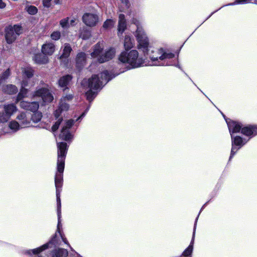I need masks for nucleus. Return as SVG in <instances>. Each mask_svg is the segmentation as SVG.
<instances>
[{
	"instance_id": "1",
	"label": "nucleus",
	"mask_w": 257,
	"mask_h": 257,
	"mask_svg": "<svg viewBox=\"0 0 257 257\" xmlns=\"http://www.w3.org/2000/svg\"><path fill=\"white\" fill-rule=\"evenodd\" d=\"M57 172L55 177V185L56 189V197L57 202V214H58V229H59L61 217V200L60 190L63 183V173L65 166V160L67 152V145L66 143L62 142L57 144Z\"/></svg>"
},
{
	"instance_id": "2",
	"label": "nucleus",
	"mask_w": 257,
	"mask_h": 257,
	"mask_svg": "<svg viewBox=\"0 0 257 257\" xmlns=\"http://www.w3.org/2000/svg\"><path fill=\"white\" fill-rule=\"evenodd\" d=\"M124 71L120 72H123ZM119 73L115 74H109L107 70H105L98 74H93L89 79H84L81 85L88 89H93L96 91L100 90L113 77L118 75Z\"/></svg>"
},
{
	"instance_id": "3",
	"label": "nucleus",
	"mask_w": 257,
	"mask_h": 257,
	"mask_svg": "<svg viewBox=\"0 0 257 257\" xmlns=\"http://www.w3.org/2000/svg\"><path fill=\"white\" fill-rule=\"evenodd\" d=\"M55 51V45L52 42H46L42 46V54H37L34 57L37 63L47 64L49 62L48 56H51Z\"/></svg>"
},
{
	"instance_id": "4",
	"label": "nucleus",
	"mask_w": 257,
	"mask_h": 257,
	"mask_svg": "<svg viewBox=\"0 0 257 257\" xmlns=\"http://www.w3.org/2000/svg\"><path fill=\"white\" fill-rule=\"evenodd\" d=\"M135 36L138 43V49H142L144 52L148 53L149 46V39L142 27H138Z\"/></svg>"
},
{
	"instance_id": "5",
	"label": "nucleus",
	"mask_w": 257,
	"mask_h": 257,
	"mask_svg": "<svg viewBox=\"0 0 257 257\" xmlns=\"http://www.w3.org/2000/svg\"><path fill=\"white\" fill-rule=\"evenodd\" d=\"M22 27L18 25L9 26L5 29V39L8 44H12L22 33Z\"/></svg>"
},
{
	"instance_id": "6",
	"label": "nucleus",
	"mask_w": 257,
	"mask_h": 257,
	"mask_svg": "<svg viewBox=\"0 0 257 257\" xmlns=\"http://www.w3.org/2000/svg\"><path fill=\"white\" fill-rule=\"evenodd\" d=\"M138 52L137 50H132L129 53L122 52L119 56V60L123 63L134 64L138 57Z\"/></svg>"
},
{
	"instance_id": "7",
	"label": "nucleus",
	"mask_w": 257,
	"mask_h": 257,
	"mask_svg": "<svg viewBox=\"0 0 257 257\" xmlns=\"http://www.w3.org/2000/svg\"><path fill=\"white\" fill-rule=\"evenodd\" d=\"M39 97L44 102H51L53 100V96L49 92V90L46 88H41L36 91L33 97Z\"/></svg>"
},
{
	"instance_id": "8",
	"label": "nucleus",
	"mask_w": 257,
	"mask_h": 257,
	"mask_svg": "<svg viewBox=\"0 0 257 257\" xmlns=\"http://www.w3.org/2000/svg\"><path fill=\"white\" fill-rule=\"evenodd\" d=\"M82 21L86 26L92 27L95 26L98 23L99 18L96 14L86 13L83 15Z\"/></svg>"
},
{
	"instance_id": "9",
	"label": "nucleus",
	"mask_w": 257,
	"mask_h": 257,
	"mask_svg": "<svg viewBox=\"0 0 257 257\" xmlns=\"http://www.w3.org/2000/svg\"><path fill=\"white\" fill-rule=\"evenodd\" d=\"M104 49L103 43L98 42L93 47V51L90 54L92 58L95 59L99 63H100V59L102 58L103 53L102 51Z\"/></svg>"
},
{
	"instance_id": "10",
	"label": "nucleus",
	"mask_w": 257,
	"mask_h": 257,
	"mask_svg": "<svg viewBox=\"0 0 257 257\" xmlns=\"http://www.w3.org/2000/svg\"><path fill=\"white\" fill-rule=\"evenodd\" d=\"M6 114L0 115V122H5L8 120L10 117L17 110V107L14 104H8L4 107Z\"/></svg>"
},
{
	"instance_id": "11",
	"label": "nucleus",
	"mask_w": 257,
	"mask_h": 257,
	"mask_svg": "<svg viewBox=\"0 0 257 257\" xmlns=\"http://www.w3.org/2000/svg\"><path fill=\"white\" fill-rule=\"evenodd\" d=\"M159 56L157 57H152L151 59L153 61L158 60V59L163 60L167 59H170L174 56V54L166 50L163 48H160L158 51Z\"/></svg>"
},
{
	"instance_id": "12",
	"label": "nucleus",
	"mask_w": 257,
	"mask_h": 257,
	"mask_svg": "<svg viewBox=\"0 0 257 257\" xmlns=\"http://www.w3.org/2000/svg\"><path fill=\"white\" fill-rule=\"evenodd\" d=\"M20 106L23 109L35 112L39 108V104L37 102H29L22 101L20 102Z\"/></svg>"
},
{
	"instance_id": "13",
	"label": "nucleus",
	"mask_w": 257,
	"mask_h": 257,
	"mask_svg": "<svg viewBox=\"0 0 257 257\" xmlns=\"http://www.w3.org/2000/svg\"><path fill=\"white\" fill-rule=\"evenodd\" d=\"M116 53L115 49L113 47H110L106 50L102 58L100 59V63L106 62L112 59L115 56Z\"/></svg>"
},
{
	"instance_id": "14",
	"label": "nucleus",
	"mask_w": 257,
	"mask_h": 257,
	"mask_svg": "<svg viewBox=\"0 0 257 257\" xmlns=\"http://www.w3.org/2000/svg\"><path fill=\"white\" fill-rule=\"evenodd\" d=\"M72 48L70 45L67 43L64 44L62 48V53H60L58 59L62 61H65L69 57Z\"/></svg>"
},
{
	"instance_id": "15",
	"label": "nucleus",
	"mask_w": 257,
	"mask_h": 257,
	"mask_svg": "<svg viewBox=\"0 0 257 257\" xmlns=\"http://www.w3.org/2000/svg\"><path fill=\"white\" fill-rule=\"evenodd\" d=\"M17 119L21 125V128L26 127L30 124V118L26 113H21L19 114Z\"/></svg>"
},
{
	"instance_id": "16",
	"label": "nucleus",
	"mask_w": 257,
	"mask_h": 257,
	"mask_svg": "<svg viewBox=\"0 0 257 257\" xmlns=\"http://www.w3.org/2000/svg\"><path fill=\"white\" fill-rule=\"evenodd\" d=\"M126 28V23L123 14H120L118 17L117 26L118 35H122Z\"/></svg>"
},
{
	"instance_id": "17",
	"label": "nucleus",
	"mask_w": 257,
	"mask_h": 257,
	"mask_svg": "<svg viewBox=\"0 0 257 257\" xmlns=\"http://www.w3.org/2000/svg\"><path fill=\"white\" fill-rule=\"evenodd\" d=\"M227 124L229 132L231 136L232 133L239 132L241 128V125L235 121H229L227 122Z\"/></svg>"
},
{
	"instance_id": "18",
	"label": "nucleus",
	"mask_w": 257,
	"mask_h": 257,
	"mask_svg": "<svg viewBox=\"0 0 257 257\" xmlns=\"http://www.w3.org/2000/svg\"><path fill=\"white\" fill-rule=\"evenodd\" d=\"M27 81H26L25 80H23L22 81L21 83L22 88L19 93L18 95L17 98V102L26 96L27 94L28 93V90L25 88V87L27 86Z\"/></svg>"
},
{
	"instance_id": "19",
	"label": "nucleus",
	"mask_w": 257,
	"mask_h": 257,
	"mask_svg": "<svg viewBox=\"0 0 257 257\" xmlns=\"http://www.w3.org/2000/svg\"><path fill=\"white\" fill-rule=\"evenodd\" d=\"M68 255L67 250L62 248L55 249L52 252V257H67Z\"/></svg>"
},
{
	"instance_id": "20",
	"label": "nucleus",
	"mask_w": 257,
	"mask_h": 257,
	"mask_svg": "<svg viewBox=\"0 0 257 257\" xmlns=\"http://www.w3.org/2000/svg\"><path fill=\"white\" fill-rule=\"evenodd\" d=\"M69 107V105L66 103V102L64 101L62 102L61 100H60L59 106L58 109L56 110L55 111V115L56 117H58L60 116V113L62 111H67L68 110Z\"/></svg>"
},
{
	"instance_id": "21",
	"label": "nucleus",
	"mask_w": 257,
	"mask_h": 257,
	"mask_svg": "<svg viewBox=\"0 0 257 257\" xmlns=\"http://www.w3.org/2000/svg\"><path fill=\"white\" fill-rule=\"evenodd\" d=\"M256 130H257V128L253 126L244 127L242 128L241 133L244 135L250 136L253 133L256 134L257 131Z\"/></svg>"
},
{
	"instance_id": "22",
	"label": "nucleus",
	"mask_w": 257,
	"mask_h": 257,
	"mask_svg": "<svg viewBox=\"0 0 257 257\" xmlns=\"http://www.w3.org/2000/svg\"><path fill=\"white\" fill-rule=\"evenodd\" d=\"M71 76L67 75L62 77L59 80V85L60 87L66 86L71 80Z\"/></svg>"
},
{
	"instance_id": "23",
	"label": "nucleus",
	"mask_w": 257,
	"mask_h": 257,
	"mask_svg": "<svg viewBox=\"0 0 257 257\" xmlns=\"http://www.w3.org/2000/svg\"><path fill=\"white\" fill-rule=\"evenodd\" d=\"M3 91L8 94H14L17 92L18 89L17 87L13 85H7L3 88Z\"/></svg>"
},
{
	"instance_id": "24",
	"label": "nucleus",
	"mask_w": 257,
	"mask_h": 257,
	"mask_svg": "<svg viewBox=\"0 0 257 257\" xmlns=\"http://www.w3.org/2000/svg\"><path fill=\"white\" fill-rule=\"evenodd\" d=\"M134 46V43L130 36H126L124 40V47L125 50L131 49Z\"/></svg>"
},
{
	"instance_id": "25",
	"label": "nucleus",
	"mask_w": 257,
	"mask_h": 257,
	"mask_svg": "<svg viewBox=\"0 0 257 257\" xmlns=\"http://www.w3.org/2000/svg\"><path fill=\"white\" fill-rule=\"evenodd\" d=\"M194 234H195V231H194L193 234V237L192 241L191 242L190 244L189 245V246L184 251L183 253V255L184 256H188L189 255H190L192 252L193 250V244L194 241Z\"/></svg>"
},
{
	"instance_id": "26",
	"label": "nucleus",
	"mask_w": 257,
	"mask_h": 257,
	"mask_svg": "<svg viewBox=\"0 0 257 257\" xmlns=\"http://www.w3.org/2000/svg\"><path fill=\"white\" fill-rule=\"evenodd\" d=\"M60 137L65 141H68L71 139V135L68 132V130H66L65 128H63L61 134H60Z\"/></svg>"
},
{
	"instance_id": "27",
	"label": "nucleus",
	"mask_w": 257,
	"mask_h": 257,
	"mask_svg": "<svg viewBox=\"0 0 257 257\" xmlns=\"http://www.w3.org/2000/svg\"><path fill=\"white\" fill-rule=\"evenodd\" d=\"M93 89H89V90L86 92L85 95L86 98L90 102L92 101L97 94V92Z\"/></svg>"
},
{
	"instance_id": "28",
	"label": "nucleus",
	"mask_w": 257,
	"mask_h": 257,
	"mask_svg": "<svg viewBox=\"0 0 257 257\" xmlns=\"http://www.w3.org/2000/svg\"><path fill=\"white\" fill-rule=\"evenodd\" d=\"M86 59L85 53L83 52L79 53L76 56V61L78 64L85 63Z\"/></svg>"
},
{
	"instance_id": "29",
	"label": "nucleus",
	"mask_w": 257,
	"mask_h": 257,
	"mask_svg": "<svg viewBox=\"0 0 257 257\" xmlns=\"http://www.w3.org/2000/svg\"><path fill=\"white\" fill-rule=\"evenodd\" d=\"M115 22L111 19H107L106 20L103 25V28L105 29H111L113 27Z\"/></svg>"
},
{
	"instance_id": "30",
	"label": "nucleus",
	"mask_w": 257,
	"mask_h": 257,
	"mask_svg": "<svg viewBox=\"0 0 257 257\" xmlns=\"http://www.w3.org/2000/svg\"><path fill=\"white\" fill-rule=\"evenodd\" d=\"M69 19V18L67 17L60 21V25L63 29H67L70 27Z\"/></svg>"
},
{
	"instance_id": "31",
	"label": "nucleus",
	"mask_w": 257,
	"mask_h": 257,
	"mask_svg": "<svg viewBox=\"0 0 257 257\" xmlns=\"http://www.w3.org/2000/svg\"><path fill=\"white\" fill-rule=\"evenodd\" d=\"M9 127L11 130L15 131H16L21 128L20 123L16 121H11L9 124Z\"/></svg>"
},
{
	"instance_id": "32",
	"label": "nucleus",
	"mask_w": 257,
	"mask_h": 257,
	"mask_svg": "<svg viewBox=\"0 0 257 257\" xmlns=\"http://www.w3.org/2000/svg\"><path fill=\"white\" fill-rule=\"evenodd\" d=\"M231 139H232V145L239 146V145H241L242 143V138L239 136H236L234 138H233L231 136Z\"/></svg>"
},
{
	"instance_id": "33",
	"label": "nucleus",
	"mask_w": 257,
	"mask_h": 257,
	"mask_svg": "<svg viewBox=\"0 0 257 257\" xmlns=\"http://www.w3.org/2000/svg\"><path fill=\"white\" fill-rule=\"evenodd\" d=\"M42 117V114L41 112H37L33 114L31 117V119L33 121L37 122L40 121Z\"/></svg>"
},
{
	"instance_id": "34",
	"label": "nucleus",
	"mask_w": 257,
	"mask_h": 257,
	"mask_svg": "<svg viewBox=\"0 0 257 257\" xmlns=\"http://www.w3.org/2000/svg\"><path fill=\"white\" fill-rule=\"evenodd\" d=\"M91 36L90 32L87 30H83L80 33V37L83 39L86 40L90 38Z\"/></svg>"
},
{
	"instance_id": "35",
	"label": "nucleus",
	"mask_w": 257,
	"mask_h": 257,
	"mask_svg": "<svg viewBox=\"0 0 257 257\" xmlns=\"http://www.w3.org/2000/svg\"><path fill=\"white\" fill-rule=\"evenodd\" d=\"M26 10L30 15H35L37 13L38 11L37 8L33 6H29L27 7Z\"/></svg>"
},
{
	"instance_id": "36",
	"label": "nucleus",
	"mask_w": 257,
	"mask_h": 257,
	"mask_svg": "<svg viewBox=\"0 0 257 257\" xmlns=\"http://www.w3.org/2000/svg\"><path fill=\"white\" fill-rule=\"evenodd\" d=\"M48 247V244H45L42 246L34 249L32 251L34 254H38L40 252H42V251L44 250L45 249H47Z\"/></svg>"
},
{
	"instance_id": "37",
	"label": "nucleus",
	"mask_w": 257,
	"mask_h": 257,
	"mask_svg": "<svg viewBox=\"0 0 257 257\" xmlns=\"http://www.w3.org/2000/svg\"><path fill=\"white\" fill-rule=\"evenodd\" d=\"M24 75L27 77L30 78L33 75V71L30 68H27L23 71Z\"/></svg>"
},
{
	"instance_id": "38",
	"label": "nucleus",
	"mask_w": 257,
	"mask_h": 257,
	"mask_svg": "<svg viewBox=\"0 0 257 257\" xmlns=\"http://www.w3.org/2000/svg\"><path fill=\"white\" fill-rule=\"evenodd\" d=\"M61 33L59 31H54L51 35V38L53 40H58L60 39Z\"/></svg>"
},
{
	"instance_id": "39",
	"label": "nucleus",
	"mask_w": 257,
	"mask_h": 257,
	"mask_svg": "<svg viewBox=\"0 0 257 257\" xmlns=\"http://www.w3.org/2000/svg\"><path fill=\"white\" fill-rule=\"evenodd\" d=\"M9 75H10L9 69H8L0 76V83H2L4 80H5L8 77V76Z\"/></svg>"
},
{
	"instance_id": "40",
	"label": "nucleus",
	"mask_w": 257,
	"mask_h": 257,
	"mask_svg": "<svg viewBox=\"0 0 257 257\" xmlns=\"http://www.w3.org/2000/svg\"><path fill=\"white\" fill-rule=\"evenodd\" d=\"M73 98V95L72 94H66L65 95H64L61 98V100L62 101V102L67 101H70Z\"/></svg>"
},
{
	"instance_id": "41",
	"label": "nucleus",
	"mask_w": 257,
	"mask_h": 257,
	"mask_svg": "<svg viewBox=\"0 0 257 257\" xmlns=\"http://www.w3.org/2000/svg\"><path fill=\"white\" fill-rule=\"evenodd\" d=\"M121 2V7H123L121 11H124L125 9H128L130 6V4L128 2V0H120Z\"/></svg>"
},
{
	"instance_id": "42",
	"label": "nucleus",
	"mask_w": 257,
	"mask_h": 257,
	"mask_svg": "<svg viewBox=\"0 0 257 257\" xmlns=\"http://www.w3.org/2000/svg\"><path fill=\"white\" fill-rule=\"evenodd\" d=\"M62 121V119H59L52 126V130L53 132H55L59 127L61 122Z\"/></svg>"
},
{
	"instance_id": "43",
	"label": "nucleus",
	"mask_w": 257,
	"mask_h": 257,
	"mask_svg": "<svg viewBox=\"0 0 257 257\" xmlns=\"http://www.w3.org/2000/svg\"><path fill=\"white\" fill-rule=\"evenodd\" d=\"M74 121L73 120L70 119L66 121L65 125L63 128H65L66 130H68L70 128L72 125L73 124Z\"/></svg>"
},
{
	"instance_id": "44",
	"label": "nucleus",
	"mask_w": 257,
	"mask_h": 257,
	"mask_svg": "<svg viewBox=\"0 0 257 257\" xmlns=\"http://www.w3.org/2000/svg\"><path fill=\"white\" fill-rule=\"evenodd\" d=\"M248 2V0H236L234 3L229 4L228 5H234L238 4H242Z\"/></svg>"
},
{
	"instance_id": "45",
	"label": "nucleus",
	"mask_w": 257,
	"mask_h": 257,
	"mask_svg": "<svg viewBox=\"0 0 257 257\" xmlns=\"http://www.w3.org/2000/svg\"><path fill=\"white\" fill-rule=\"evenodd\" d=\"M234 145H232V148H231V154H230V158H229V160L233 157V156H234V155L236 153V152L237 151L238 149H236L234 146Z\"/></svg>"
},
{
	"instance_id": "46",
	"label": "nucleus",
	"mask_w": 257,
	"mask_h": 257,
	"mask_svg": "<svg viewBox=\"0 0 257 257\" xmlns=\"http://www.w3.org/2000/svg\"><path fill=\"white\" fill-rule=\"evenodd\" d=\"M52 0H43V6L45 7L49 8L51 6Z\"/></svg>"
},
{
	"instance_id": "47",
	"label": "nucleus",
	"mask_w": 257,
	"mask_h": 257,
	"mask_svg": "<svg viewBox=\"0 0 257 257\" xmlns=\"http://www.w3.org/2000/svg\"><path fill=\"white\" fill-rule=\"evenodd\" d=\"M132 23L135 24L137 26V28L138 27H141L140 26V22L137 19L133 18L132 20Z\"/></svg>"
},
{
	"instance_id": "48",
	"label": "nucleus",
	"mask_w": 257,
	"mask_h": 257,
	"mask_svg": "<svg viewBox=\"0 0 257 257\" xmlns=\"http://www.w3.org/2000/svg\"><path fill=\"white\" fill-rule=\"evenodd\" d=\"M77 21V20L76 19V18H73L70 21H69V25H70V26H73L75 25V24L76 23V21Z\"/></svg>"
},
{
	"instance_id": "49",
	"label": "nucleus",
	"mask_w": 257,
	"mask_h": 257,
	"mask_svg": "<svg viewBox=\"0 0 257 257\" xmlns=\"http://www.w3.org/2000/svg\"><path fill=\"white\" fill-rule=\"evenodd\" d=\"M6 7V4L3 2L2 0H0V9H3Z\"/></svg>"
},
{
	"instance_id": "50",
	"label": "nucleus",
	"mask_w": 257,
	"mask_h": 257,
	"mask_svg": "<svg viewBox=\"0 0 257 257\" xmlns=\"http://www.w3.org/2000/svg\"><path fill=\"white\" fill-rule=\"evenodd\" d=\"M131 66H132L131 67H127V70L136 68L138 67L139 66H140V65H131Z\"/></svg>"
},
{
	"instance_id": "51",
	"label": "nucleus",
	"mask_w": 257,
	"mask_h": 257,
	"mask_svg": "<svg viewBox=\"0 0 257 257\" xmlns=\"http://www.w3.org/2000/svg\"><path fill=\"white\" fill-rule=\"evenodd\" d=\"M62 240L65 243L67 244L69 246H70V245L69 244V243L67 242V240L66 238H64L62 236Z\"/></svg>"
},
{
	"instance_id": "52",
	"label": "nucleus",
	"mask_w": 257,
	"mask_h": 257,
	"mask_svg": "<svg viewBox=\"0 0 257 257\" xmlns=\"http://www.w3.org/2000/svg\"><path fill=\"white\" fill-rule=\"evenodd\" d=\"M60 0H54V3L56 5L60 4Z\"/></svg>"
},
{
	"instance_id": "53",
	"label": "nucleus",
	"mask_w": 257,
	"mask_h": 257,
	"mask_svg": "<svg viewBox=\"0 0 257 257\" xmlns=\"http://www.w3.org/2000/svg\"><path fill=\"white\" fill-rule=\"evenodd\" d=\"M84 115V113H83V114L80 116V117H82Z\"/></svg>"
},
{
	"instance_id": "54",
	"label": "nucleus",
	"mask_w": 257,
	"mask_h": 257,
	"mask_svg": "<svg viewBox=\"0 0 257 257\" xmlns=\"http://www.w3.org/2000/svg\"><path fill=\"white\" fill-rule=\"evenodd\" d=\"M88 110V108H87V109L86 110L85 112H86Z\"/></svg>"
}]
</instances>
